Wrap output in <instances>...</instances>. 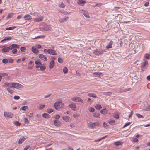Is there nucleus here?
<instances>
[{"label":"nucleus","instance_id":"f257e3e1","mask_svg":"<svg viewBox=\"0 0 150 150\" xmlns=\"http://www.w3.org/2000/svg\"><path fill=\"white\" fill-rule=\"evenodd\" d=\"M55 108L56 110H59L62 108L64 106L63 103L60 102H56L54 103Z\"/></svg>","mask_w":150,"mask_h":150},{"label":"nucleus","instance_id":"f03ea898","mask_svg":"<svg viewBox=\"0 0 150 150\" xmlns=\"http://www.w3.org/2000/svg\"><path fill=\"white\" fill-rule=\"evenodd\" d=\"M11 86L12 88H16L19 89L23 88V86L22 85L18 83H11Z\"/></svg>","mask_w":150,"mask_h":150},{"label":"nucleus","instance_id":"7ed1b4c3","mask_svg":"<svg viewBox=\"0 0 150 150\" xmlns=\"http://www.w3.org/2000/svg\"><path fill=\"white\" fill-rule=\"evenodd\" d=\"M105 51L104 50H96L94 51L93 53L96 55H99L102 54Z\"/></svg>","mask_w":150,"mask_h":150},{"label":"nucleus","instance_id":"20e7f679","mask_svg":"<svg viewBox=\"0 0 150 150\" xmlns=\"http://www.w3.org/2000/svg\"><path fill=\"white\" fill-rule=\"evenodd\" d=\"M4 116L7 118H11L13 116V114L11 112H5L4 113Z\"/></svg>","mask_w":150,"mask_h":150},{"label":"nucleus","instance_id":"39448f33","mask_svg":"<svg viewBox=\"0 0 150 150\" xmlns=\"http://www.w3.org/2000/svg\"><path fill=\"white\" fill-rule=\"evenodd\" d=\"M72 101L76 102H80L83 103V100L82 99H81L80 97H73L71 99Z\"/></svg>","mask_w":150,"mask_h":150},{"label":"nucleus","instance_id":"423d86ee","mask_svg":"<svg viewBox=\"0 0 150 150\" xmlns=\"http://www.w3.org/2000/svg\"><path fill=\"white\" fill-rule=\"evenodd\" d=\"M43 17L41 15H39L38 17H33L34 20L36 22H40L43 19Z\"/></svg>","mask_w":150,"mask_h":150},{"label":"nucleus","instance_id":"0eeeda50","mask_svg":"<svg viewBox=\"0 0 150 150\" xmlns=\"http://www.w3.org/2000/svg\"><path fill=\"white\" fill-rule=\"evenodd\" d=\"M35 63L36 64L35 67L37 68H39L42 64V62L40 60L35 61Z\"/></svg>","mask_w":150,"mask_h":150},{"label":"nucleus","instance_id":"6e6552de","mask_svg":"<svg viewBox=\"0 0 150 150\" xmlns=\"http://www.w3.org/2000/svg\"><path fill=\"white\" fill-rule=\"evenodd\" d=\"M144 60V62L141 64V67L142 70V71H143V68L148 65V61L146 60Z\"/></svg>","mask_w":150,"mask_h":150},{"label":"nucleus","instance_id":"1a4fd4ad","mask_svg":"<svg viewBox=\"0 0 150 150\" xmlns=\"http://www.w3.org/2000/svg\"><path fill=\"white\" fill-rule=\"evenodd\" d=\"M81 11H82V13L83 14L85 17L87 18H89L90 17L89 13L88 11L84 10H81Z\"/></svg>","mask_w":150,"mask_h":150},{"label":"nucleus","instance_id":"9d476101","mask_svg":"<svg viewBox=\"0 0 150 150\" xmlns=\"http://www.w3.org/2000/svg\"><path fill=\"white\" fill-rule=\"evenodd\" d=\"M70 107L74 111H75L76 110V105L75 103H73L69 105Z\"/></svg>","mask_w":150,"mask_h":150},{"label":"nucleus","instance_id":"9b49d317","mask_svg":"<svg viewBox=\"0 0 150 150\" xmlns=\"http://www.w3.org/2000/svg\"><path fill=\"white\" fill-rule=\"evenodd\" d=\"M48 54L52 55H56L57 53L56 51L54 50L49 49Z\"/></svg>","mask_w":150,"mask_h":150},{"label":"nucleus","instance_id":"f8f14e48","mask_svg":"<svg viewBox=\"0 0 150 150\" xmlns=\"http://www.w3.org/2000/svg\"><path fill=\"white\" fill-rule=\"evenodd\" d=\"M39 58L42 60L46 61L47 60V58L43 54H40L38 55Z\"/></svg>","mask_w":150,"mask_h":150},{"label":"nucleus","instance_id":"ddd939ff","mask_svg":"<svg viewBox=\"0 0 150 150\" xmlns=\"http://www.w3.org/2000/svg\"><path fill=\"white\" fill-rule=\"evenodd\" d=\"M32 51L35 54H38L39 53V51L36 48L33 46L31 48Z\"/></svg>","mask_w":150,"mask_h":150},{"label":"nucleus","instance_id":"4468645a","mask_svg":"<svg viewBox=\"0 0 150 150\" xmlns=\"http://www.w3.org/2000/svg\"><path fill=\"white\" fill-rule=\"evenodd\" d=\"M11 50L10 47H5L2 49V51L4 52H8Z\"/></svg>","mask_w":150,"mask_h":150},{"label":"nucleus","instance_id":"2eb2a0df","mask_svg":"<svg viewBox=\"0 0 150 150\" xmlns=\"http://www.w3.org/2000/svg\"><path fill=\"white\" fill-rule=\"evenodd\" d=\"M11 50L14 48H19V45L18 44H12L10 46Z\"/></svg>","mask_w":150,"mask_h":150},{"label":"nucleus","instance_id":"dca6fc26","mask_svg":"<svg viewBox=\"0 0 150 150\" xmlns=\"http://www.w3.org/2000/svg\"><path fill=\"white\" fill-rule=\"evenodd\" d=\"M88 125L91 128L93 129L96 127L97 125L95 123L90 122L89 123Z\"/></svg>","mask_w":150,"mask_h":150},{"label":"nucleus","instance_id":"f3484780","mask_svg":"<svg viewBox=\"0 0 150 150\" xmlns=\"http://www.w3.org/2000/svg\"><path fill=\"white\" fill-rule=\"evenodd\" d=\"M54 66V60H52L50 62L49 67L50 69H53Z\"/></svg>","mask_w":150,"mask_h":150},{"label":"nucleus","instance_id":"a211bd4d","mask_svg":"<svg viewBox=\"0 0 150 150\" xmlns=\"http://www.w3.org/2000/svg\"><path fill=\"white\" fill-rule=\"evenodd\" d=\"M3 87H9L10 88H12L11 86V85L10 83L8 82H6L3 85Z\"/></svg>","mask_w":150,"mask_h":150},{"label":"nucleus","instance_id":"6ab92c4d","mask_svg":"<svg viewBox=\"0 0 150 150\" xmlns=\"http://www.w3.org/2000/svg\"><path fill=\"white\" fill-rule=\"evenodd\" d=\"M62 118L66 122H68L70 120V118L69 117L67 116H64L62 117Z\"/></svg>","mask_w":150,"mask_h":150},{"label":"nucleus","instance_id":"aec40b11","mask_svg":"<svg viewBox=\"0 0 150 150\" xmlns=\"http://www.w3.org/2000/svg\"><path fill=\"white\" fill-rule=\"evenodd\" d=\"M24 18L25 20H29L31 19V16L29 14H26L25 15Z\"/></svg>","mask_w":150,"mask_h":150},{"label":"nucleus","instance_id":"412c9836","mask_svg":"<svg viewBox=\"0 0 150 150\" xmlns=\"http://www.w3.org/2000/svg\"><path fill=\"white\" fill-rule=\"evenodd\" d=\"M113 42L112 40L110 41L109 43L108 44V45L106 46V48L107 49H108L109 48H111L112 47V45L113 44Z\"/></svg>","mask_w":150,"mask_h":150},{"label":"nucleus","instance_id":"4be33fe9","mask_svg":"<svg viewBox=\"0 0 150 150\" xmlns=\"http://www.w3.org/2000/svg\"><path fill=\"white\" fill-rule=\"evenodd\" d=\"M68 18V17H66L64 18H61L59 19V21L60 23H63L67 21Z\"/></svg>","mask_w":150,"mask_h":150},{"label":"nucleus","instance_id":"5701e85b","mask_svg":"<svg viewBox=\"0 0 150 150\" xmlns=\"http://www.w3.org/2000/svg\"><path fill=\"white\" fill-rule=\"evenodd\" d=\"M12 38L10 36H7L5 37L3 40L1 41V42H2L6 40H11Z\"/></svg>","mask_w":150,"mask_h":150},{"label":"nucleus","instance_id":"b1692460","mask_svg":"<svg viewBox=\"0 0 150 150\" xmlns=\"http://www.w3.org/2000/svg\"><path fill=\"white\" fill-rule=\"evenodd\" d=\"M93 75L95 76H102V74L100 72H94L93 74Z\"/></svg>","mask_w":150,"mask_h":150},{"label":"nucleus","instance_id":"393cba45","mask_svg":"<svg viewBox=\"0 0 150 150\" xmlns=\"http://www.w3.org/2000/svg\"><path fill=\"white\" fill-rule=\"evenodd\" d=\"M43 30L45 31H47L48 30L51 31L52 30V28L51 27L47 26L46 27L44 28Z\"/></svg>","mask_w":150,"mask_h":150},{"label":"nucleus","instance_id":"a878e982","mask_svg":"<svg viewBox=\"0 0 150 150\" xmlns=\"http://www.w3.org/2000/svg\"><path fill=\"white\" fill-rule=\"evenodd\" d=\"M87 95L89 97H91L95 98H96L97 97L96 95L93 93H88Z\"/></svg>","mask_w":150,"mask_h":150},{"label":"nucleus","instance_id":"bb28decb","mask_svg":"<svg viewBox=\"0 0 150 150\" xmlns=\"http://www.w3.org/2000/svg\"><path fill=\"white\" fill-rule=\"evenodd\" d=\"M54 125L57 126H58L60 125V122L57 120H55L54 121Z\"/></svg>","mask_w":150,"mask_h":150},{"label":"nucleus","instance_id":"cd10ccee","mask_svg":"<svg viewBox=\"0 0 150 150\" xmlns=\"http://www.w3.org/2000/svg\"><path fill=\"white\" fill-rule=\"evenodd\" d=\"M144 59H150V54L148 53L145 54L144 56Z\"/></svg>","mask_w":150,"mask_h":150},{"label":"nucleus","instance_id":"c85d7f7f","mask_svg":"<svg viewBox=\"0 0 150 150\" xmlns=\"http://www.w3.org/2000/svg\"><path fill=\"white\" fill-rule=\"evenodd\" d=\"M26 139L25 138V137L21 138L18 141V144H21Z\"/></svg>","mask_w":150,"mask_h":150},{"label":"nucleus","instance_id":"c756f323","mask_svg":"<svg viewBox=\"0 0 150 150\" xmlns=\"http://www.w3.org/2000/svg\"><path fill=\"white\" fill-rule=\"evenodd\" d=\"M42 117L45 118H49L50 117V115L47 113H44L42 114Z\"/></svg>","mask_w":150,"mask_h":150},{"label":"nucleus","instance_id":"7c9ffc66","mask_svg":"<svg viewBox=\"0 0 150 150\" xmlns=\"http://www.w3.org/2000/svg\"><path fill=\"white\" fill-rule=\"evenodd\" d=\"M143 110L147 111H150V105L145 106L143 108Z\"/></svg>","mask_w":150,"mask_h":150},{"label":"nucleus","instance_id":"2f4dec72","mask_svg":"<svg viewBox=\"0 0 150 150\" xmlns=\"http://www.w3.org/2000/svg\"><path fill=\"white\" fill-rule=\"evenodd\" d=\"M30 13L31 15L33 16H34V17H38L39 15H40V14L38 13L37 12H35L34 13Z\"/></svg>","mask_w":150,"mask_h":150},{"label":"nucleus","instance_id":"473e14b6","mask_svg":"<svg viewBox=\"0 0 150 150\" xmlns=\"http://www.w3.org/2000/svg\"><path fill=\"white\" fill-rule=\"evenodd\" d=\"M100 112L103 114H105L107 113V110L106 108H105L101 110L100 111Z\"/></svg>","mask_w":150,"mask_h":150},{"label":"nucleus","instance_id":"72a5a7b5","mask_svg":"<svg viewBox=\"0 0 150 150\" xmlns=\"http://www.w3.org/2000/svg\"><path fill=\"white\" fill-rule=\"evenodd\" d=\"M117 146H118L119 145H121L123 144V142H116L114 143Z\"/></svg>","mask_w":150,"mask_h":150},{"label":"nucleus","instance_id":"f704fd0d","mask_svg":"<svg viewBox=\"0 0 150 150\" xmlns=\"http://www.w3.org/2000/svg\"><path fill=\"white\" fill-rule=\"evenodd\" d=\"M41 71H44L46 69V67L44 64H42L41 66L40 67Z\"/></svg>","mask_w":150,"mask_h":150},{"label":"nucleus","instance_id":"c9c22d12","mask_svg":"<svg viewBox=\"0 0 150 150\" xmlns=\"http://www.w3.org/2000/svg\"><path fill=\"white\" fill-rule=\"evenodd\" d=\"M8 74L5 73H0V76L2 77H5L8 76Z\"/></svg>","mask_w":150,"mask_h":150},{"label":"nucleus","instance_id":"e433bc0d","mask_svg":"<svg viewBox=\"0 0 150 150\" xmlns=\"http://www.w3.org/2000/svg\"><path fill=\"white\" fill-rule=\"evenodd\" d=\"M95 107L97 109H100L102 108L101 105L99 104H97L96 105Z\"/></svg>","mask_w":150,"mask_h":150},{"label":"nucleus","instance_id":"4c0bfd02","mask_svg":"<svg viewBox=\"0 0 150 150\" xmlns=\"http://www.w3.org/2000/svg\"><path fill=\"white\" fill-rule=\"evenodd\" d=\"M13 13H9L8 15L6 17L7 19H8L9 18H11L12 16L13 15Z\"/></svg>","mask_w":150,"mask_h":150},{"label":"nucleus","instance_id":"58836bf2","mask_svg":"<svg viewBox=\"0 0 150 150\" xmlns=\"http://www.w3.org/2000/svg\"><path fill=\"white\" fill-rule=\"evenodd\" d=\"M100 114L99 113H95L93 114V116L96 117L100 118Z\"/></svg>","mask_w":150,"mask_h":150},{"label":"nucleus","instance_id":"ea45409f","mask_svg":"<svg viewBox=\"0 0 150 150\" xmlns=\"http://www.w3.org/2000/svg\"><path fill=\"white\" fill-rule=\"evenodd\" d=\"M113 117H114L117 119H118L119 117L118 114L117 113L114 114L113 115Z\"/></svg>","mask_w":150,"mask_h":150},{"label":"nucleus","instance_id":"a19ab883","mask_svg":"<svg viewBox=\"0 0 150 150\" xmlns=\"http://www.w3.org/2000/svg\"><path fill=\"white\" fill-rule=\"evenodd\" d=\"M47 112L49 113H50L53 112V110L52 109H48L47 110Z\"/></svg>","mask_w":150,"mask_h":150},{"label":"nucleus","instance_id":"79ce46f5","mask_svg":"<svg viewBox=\"0 0 150 150\" xmlns=\"http://www.w3.org/2000/svg\"><path fill=\"white\" fill-rule=\"evenodd\" d=\"M63 71L64 73L66 74L68 72V69L67 67H65L63 68Z\"/></svg>","mask_w":150,"mask_h":150},{"label":"nucleus","instance_id":"37998d69","mask_svg":"<svg viewBox=\"0 0 150 150\" xmlns=\"http://www.w3.org/2000/svg\"><path fill=\"white\" fill-rule=\"evenodd\" d=\"M16 27L15 26H13L12 27H7L6 28V30H13Z\"/></svg>","mask_w":150,"mask_h":150},{"label":"nucleus","instance_id":"c03bdc74","mask_svg":"<svg viewBox=\"0 0 150 150\" xmlns=\"http://www.w3.org/2000/svg\"><path fill=\"white\" fill-rule=\"evenodd\" d=\"M79 4L82 5H83V4H84L86 3V1H82L81 0H79Z\"/></svg>","mask_w":150,"mask_h":150},{"label":"nucleus","instance_id":"a18cd8bd","mask_svg":"<svg viewBox=\"0 0 150 150\" xmlns=\"http://www.w3.org/2000/svg\"><path fill=\"white\" fill-rule=\"evenodd\" d=\"M131 88H126L124 89H123L122 90V92H126L127 91H130L131 90Z\"/></svg>","mask_w":150,"mask_h":150},{"label":"nucleus","instance_id":"49530a36","mask_svg":"<svg viewBox=\"0 0 150 150\" xmlns=\"http://www.w3.org/2000/svg\"><path fill=\"white\" fill-rule=\"evenodd\" d=\"M136 115L137 117L139 118H144V117L139 114H136Z\"/></svg>","mask_w":150,"mask_h":150},{"label":"nucleus","instance_id":"de8ad7c7","mask_svg":"<svg viewBox=\"0 0 150 150\" xmlns=\"http://www.w3.org/2000/svg\"><path fill=\"white\" fill-rule=\"evenodd\" d=\"M103 94H104V95H105L110 96L112 94V93L111 92H108L104 93Z\"/></svg>","mask_w":150,"mask_h":150},{"label":"nucleus","instance_id":"09e8293b","mask_svg":"<svg viewBox=\"0 0 150 150\" xmlns=\"http://www.w3.org/2000/svg\"><path fill=\"white\" fill-rule=\"evenodd\" d=\"M88 110L90 112H94L95 110L92 107H90L89 108Z\"/></svg>","mask_w":150,"mask_h":150},{"label":"nucleus","instance_id":"8fccbe9b","mask_svg":"<svg viewBox=\"0 0 150 150\" xmlns=\"http://www.w3.org/2000/svg\"><path fill=\"white\" fill-rule=\"evenodd\" d=\"M14 124L17 126H20V124L19 122L18 121H16L14 122Z\"/></svg>","mask_w":150,"mask_h":150},{"label":"nucleus","instance_id":"3c124183","mask_svg":"<svg viewBox=\"0 0 150 150\" xmlns=\"http://www.w3.org/2000/svg\"><path fill=\"white\" fill-rule=\"evenodd\" d=\"M2 62L6 64L8 62V61L6 59H3Z\"/></svg>","mask_w":150,"mask_h":150},{"label":"nucleus","instance_id":"603ef678","mask_svg":"<svg viewBox=\"0 0 150 150\" xmlns=\"http://www.w3.org/2000/svg\"><path fill=\"white\" fill-rule=\"evenodd\" d=\"M17 50L16 49H14L12 50V53L14 54H16L17 53Z\"/></svg>","mask_w":150,"mask_h":150},{"label":"nucleus","instance_id":"864d4df0","mask_svg":"<svg viewBox=\"0 0 150 150\" xmlns=\"http://www.w3.org/2000/svg\"><path fill=\"white\" fill-rule=\"evenodd\" d=\"M28 108V107L27 106H23L21 108V109L22 110H24L27 109Z\"/></svg>","mask_w":150,"mask_h":150},{"label":"nucleus","instance_id":"5fc2aeb1","mask_svg":"<svg viewBox=\"0 0 150 150\" xmlns=\"http://www.w3.org/2000/svg\"><path fill=\"white\" fill-rule=\"evenodd\" d=\"M115 122V121L114 120H112L109 121L108 123L110 125H112Z\"/></svg>","mask_w":150,"mask_h":150},{"label":"nucleus","instance_id":"6e6d98bb","mask_svg":"<svg viewBox=\"0 0 150 150\" xmlns=\"http://www.w3.org/2000/svg\"><path fill=\"white\" fill-rule=\"evenodd\" d=\"M6 89L8 92L11 94L13 92V91L12 90L10 89V88H7Z\"/></svg>","mask_w":150,"mask_h":150},{"label":"nucleus","instance_id":"4d7b16f0","mask_svg":"<svg viewBox=\"0 0 150 150\" xmlns=\"http://www.w3.org/2000/svg\"><path fill=\"white\" fill-rule=\"evenodd\" d=\"M131 124V123L130 122H129L127 123H125L124 126L123 127V128H124L125 127L129 125H130Z\"/></svg>","mask_w":150,"mask_h":150},{"label":"nucleus","instance_id":"13d9d810","mask_svg":"<svg viewBox=\"0 0 150 150\" xmlns=\"http://www.w3.org/2000/svg\"><path fill=\"white\" fill-rule=\"evenodd\" d=\"M45 105H40L38 107V108L39 109H42L44 108Z\"/></svg>","mask_w":150,"mask_h":150},{"label":"nucleus","instance_id":"bf43d9fd","mask_svg":"<svg viewBox=\"0 0 150 150\" xmlns=\"http://www.w3.org/2000/svg\"><path fill=\"white\" fill-rule=\"evenodd\" d=\"M59 7L61 8H63L65 7L64 4L62 2L59 5Z\"/></svg>","mask_w":150,"mask_h":150},{"label":"nucleus","instance_id":"052dcab7","mask_svg":"<svg viewBox=\"0 0 150 150\" xmlns=\"http://www.w3.org/2000/svg\"><path fill=\"white\" fill-rule=\"evenodd\" d=\"M58 62L60 63H63V61L62 59L60 58H59L58 59Z\"/></svg>","mask_w":150,"mask_h":150},{"label":"nucleus","instance_id":"680f3d73","mask_svg":"<svg viewBox=\"0 0 150 150\" xmlns=\"http://www.w3.org/2000/svg\"><path fill=\"white\" fill-rule=\"evenodd\" d=\"M20 98L19 96H15L14 97V98L15 100H18Z\"/></svg>","mask_w":150,"mask_h":150},{"label":"nucleus","instance_id":"e2e57ef3","mask_svg":"<svg viewBox=\"0 0 150 150\" xmlns=\"http://www.w3.org/2000/svg\"><path fill=\"white\" fill-rule=\"evenodd\" d=\"M103 127L105 128L108 127L107 124L106 122H104L103 123Z\"/></svg>","mask_w":150,"mask_h":150},{"label":"nucleus","instance_id":"0e129e2a","mask_svg":"<svg viewBox=\"0 0 150 150\" xmlns=\"http://www.w3.org/2000/svg\"><path fill=\"white\" fill-rule=\"evenodd\" d=\"M24 119V122L26 124H28L29 123V122L27 120V118H25Z\"/></svg>","mask_w":150,"mask_h":150},{"label":"nucleus","instance_id":"69168bd1","mask_svg":"<svg viewBox=\"0 0 150 150\" xmlns=\"http://www.w3.org/2000/svg\"><path fill=\"white\" fill-rule=\"evenodd\" d=\"M26 48L24 47H21L20 48V50L22 52H23Z\"/></svg>","mask_w":150,"mask_h":150},{"label":"nucleus","instance_id":"338daca9","mask_svg":"<svg viewBox=\"0 0 150 150\" xmlns=\"http://www.w3.org/2000/svg\"><path fill=\"white\" fill-rule=\"evenodd\" d=\"M60 116L59 115H57L55 116V118L56 119H58L60 117Z\"/></svg>","mask_w":150,"mask_h":150},{"label":"nucleus","instance_id":"774afa93","mask_svg":"<svg viewBox=\"0 0 150 150\" xmlns=\"http://www.w3.org/2000/svg\"><path fill=\"white\" fill-rule=\"evenodd\" d=\"M133 141L135 142H138V140L136 138H134Z\"/></svg>","mask_w":150,"mask_h":150}]
</instances>
